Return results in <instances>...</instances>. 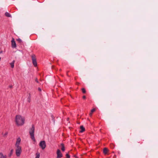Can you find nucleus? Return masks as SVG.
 <instances>
[{"instance_id":"8","label":"nucleus","mask_w":158,"mask_h":158,"mask_svg":"<svg viewBox=\"0 0 158 158\" xmlns=\"http://www.w3.org/2000/svg\"><path fill=\"white\" fill-rule=\"evenodd\" d=\"M21 141V139L20 137H19L17 139L16 143L15 144L16 146H20L19 145Z\"/></svg>"},{"instance_id":"2","label":"nucleus","mask_w":158,"mask_h":158,"mask_svg":"<svg viewBox=\"0 0 158 158\" xmlns=\"http://www.w3.org/2000/svg\"><path fill=\"white\" fill-rule=\"evenodd\" d=\"M35 129L34 126L33 124H32L31 126V127L29 129V133L32 140L33 141L35 142L36 140L34 136Z\"/></svg>"},{"instance_id":"16","label":"nucleus","mask_w":158,"mask_h":158,"mask_svg":"<svg viewBox=\"0 0 158 158\" xmlns=\"http://www.w3.org/2000/svg\"><path fill=\"white\" fill-rule=\"evenodd\" d=\"M17 40L18 42L21 44H22L23 43V42L22 40L20 38H19L18 39H17Z\"/></svg>"},{"instance_id":"4","label":"nucleus","mask_w":158,"mask_h":158,"mask_svg":"<svg viewBox=\"0 0 158 158\" xmlns=\"http://www.w3.org/2000/svg\"><path fill=\"white\" fill-rule=\"evenodd\" d=\"M39 146L43 149H44L46 147V144L45 141L43 140L41 141L39 143Z\"/></svg>"},{"instance_id":"20","label":"nucleus","mask_w":158,"mask_h":158,"mask_svg":"<svg viewBox=\"0 0 158 158\" xmlns=\"http://www.w3.org/2000/svg\"><path fill=\"white\" fill-rule=\"evenodd\" d=\"M81 90H82V92L83 93L85 94L86 93V90L85 88H83Z\"/></svg>"},{"instance_id":"27","label":"nucleus","mask_w":158,"mask_h":158,"mask_svg":"<svg viewBox=\"0 0 158 158\" xmlns=\"http://www.w3.org/2000/svg\"><path fill=\"white\" fill-rule=\"evenodd\" d=\"M9 88H11L12 87V85H9Z\"/></svg>"},{"instance_id":"15","label":"nucleus","mask_w":158,"mask_h":158,"mask_svg":"<svg viewBox=\"0 0 158 158\" xmlns=\"http://www.w3.org/2000/svg\"><path fill=\"white\" fill-rule=\"evenodd\" d=\"M15 62V60H13L12 62L11 63H10V64L11 65V67L12 68H13L14 67V63Z\"/></svg>"},{"instance_id":"3","label":"nucleus","mask_w":158,"mask_h":158,"mask_svg":"<svg viewBox=\"0 0 158 158\" xmlns=\"http://www.w3.org/2000/svg\"><path fill=\"white\" fill-rule=\"evenodd\" d=\"M16 148L15 149L16 154L17 156L19 157L22 152V148L20 146H16Z\"/></svg>"},{"instance_id":"18","label":"nucleus","mask_w":158,"mask_h":158,"mask_svg":"<svg viewBox=\"0 0 158 158\" xmlns=\"http://www.w3.org/2000/svg\"><path fill=\"white\" fill-rule=\"evenodd\" d=\"M95 108H93V109H92L91 110V112L90 113V116H91L92 115V113L94 112V111H95Z\"/></svg>"},{"instance_id":"19","label":"nucleus","mask_w":158,"mask_h":158,"mask_svg":"<svg viewBox=\"0 0 158 158\" xmlns=\"http://www.w3.org/2000/svg\"><path fill=\"white\" fill-rule=\"evenodd\" d=\"M40 157V153H37L36 154V157L35 158H39Z\"/></svg>"},{"instance_id":"24","label":"nucleus","mask_w":158,"mask_h":158,"mask_svg":"<svg viewBox=\"0 0 158 158\" xmlns=\"http://www.w3.org/2000/svg\"><path fill=\"white\" fill-rule=\"evenodd\" d=\"M38 90L39 91H41V89L40 88H38Z\"/></svg>"},{"instance_id":"25","label":"nucleus","mask_w":158,"mask_h":158,"mask_svg":"<svg viewBox=\"0 0 158 158\" xmlns=\"http://www.w3.org/2000/svg\"><path fill=\"white\" fill-rule=\"evenodd\" d=\"M82 98L84 99H85L86 98V96H83L82 97Z\"/></svg>"},{"instance_id":"10","label":"nucleus","mask_w":158,"mask_h":158,"mask_svg":"<svg viewBox=\"0 0 158 158\" xmlns=\"http://www.w3.org/2000/svg\"><path fill=\"white\" fill-rule=\"evenodd\" d=\"M5 15L8 17H10L11 18L12 16L10 14V13H9V12H6L5 13Z\"/></svg>"},{"instance_id":"23","label":"nucleus","mask_w":158,"mask_h":158,"mask_svg":"<svg viewBox=\"0 0 158 158\" xmlns=\"http://www.w3.org/2000/svg\"><path fill=\"white\" fill-rule=\"evenodd\" d=\"M8 134V132H7L5 133L4 134V136H5L6 135Z\"/></svg>"},{"instance_id":"28","label":"nucleus","mask_w":158,"mask_h":158,"mask_svg":"<svg viewBox=\"0 0 158 158\" xmlns=\"http://www.w3.org/2000/svg\"><path fill=\"white\" fill-rule=\"evenodd\" d=\"M74 157H75L76 158H78L77 156H76V155H74Z\"/></svg>"},{"instance_id":"9","label":"nucleus","mask_w":158,"mask_h":158,"mask_svg":"<svg viewBox=\"0 0 158 158\" xmlns=\"http://www.w3.org/2000/svg\"><path fill=\"white\" fill-rule=\"evenodd\" d=\"M7 156L6 155H3L2 152L0 153V158H6Z\"/></svg>"},{"instance_id":"12","label":"nucleus","mask_w":158,"mask_h":158,"mask_svg":"<svg viewBox=\"0 0 158 158\" xmlns=\"http://www.w3.org/2000/svg\"><path fill=\"white\" fill-rule=\"evenodd\" d=\"M27 100L28 102L30 103L31 101V94L30 93L29 94L27 98Z\"/></svg>"},{"instance_id":"22","label":"nucleus","mask_w":158,"mask_h":158,"mask_svg":"<svg viewBox=\"0 0 158 158\" xmlns=\"http://www.w3.org/2000/svg\"><path fill=\"white\" fill-rule=\"evenodd\" d=\"M35 81H36L37 83H39V81H38V80L37 79V78H35Z\"/></svg>"},{"instance_id":"7","label":"nucleus","mask_w":158,"mask_h":158,"mask_svg":"<svg viewBox=\"0 0 158 158\" xmlns=\"http://www.w3.org/2000/svg\"><path fill=\"white\" fill-rule=\"evenodd\" d=\"M12 47L13 48H15L16 47V45L14 39L13 38L11 40Z\"/></svg>"},{"instance_id":"30","label":"nucleus","mask_w":158,"mask_h":158,"mask_svg":"<svg viewBox=\"0 0 158 158\" xmlns=\"http://www.w3.org/2000/svg\"><path fill=\"white\" fill-rule=\"evenodd\" d=\"M52 118L54 119L53 118V116L52 115Z\"/></svg>"},{"instance_id":"6","label":"nucleus","mask_w":158,"mask_h":158,"mask_svg":"<svg viewBox=\"0 0 158 158\" xmlns=\"http://www.w3.org/2000/svg\"><path fill=\"white\" fill-rule=\"evenodd\" d=\"M57 158H61L62 157L63 155L61 153L60 150L58 149L56 152Z\"/></svg>"},{"instance_id":"17","label":"nucleus","mask_w":158,"mask_h":158,"mask_svg":"<svg viewBox=\"0 0 158 158\" xmlns=\"http://www.w3.org/2000/svg\"><path fill=\"white\" fill-rule=\"evenodd\" d=\"M13 150L12 149L10 150V153L9 154L8 156L10 157L13 154Z\"/></svg>"},{"instance_id":"13","label":"nucleus","mask_w":158,"mask_h":158,"mask_svg":"<svg viewBox=\"0 0 158 158\" xmlns=\"http://www.w3.org/2000/svg\"><path fill=\"white\" fill-rule=\"evenodd\" d=\"M80 129L81 130L80 131V132L82 133L85 131V128L83 126H80Z\"/></svg>"},{"instance_id":"29","label":"nucleus","mask_w":158,"mask_h":158,"mask_svg":"<svg viewBox=\"0 0 158 158\" xmlns=\"http://www.w3.org/2000/svg\"><path fill=\"white\" fill-rule=\"evenodd\" d=\"M3 52V51H1L0 52V54H1V53H2Z\"/></svg>"},{"instance_id":"14","label":"nucleus","mask_w":158,"mask_h":158,"mask_svg":"<svg viewBox=\"0 0 158 158\" xmlns=\"http://www.w3.org/2000/svg\"><path fill=\"white\" fill-rule=\"evenodd\" d=\"M108 151V150L107 148H104L103 150V152L105 154H107V153Z\"/></svg>"},{"instance_id":"26","label":"nucleus","mask_w":158,"mask_h":158,"mask_svg":"<svg viewBox=\"0 0 158 158\" xmlns=\"http://www.w3.org/2000/svg\"><path fill=\"white\" fill-rule=\"evenodd\" d=\"M68 72H69V71L67 72V76L68 77H70L69 76L68 74Z\"/></svg>"},{"instance_id":"1","label":"nucleus","mask_w":158,"mask_h":158,"mask_svg":"<svg viewBox=\"0 0 158 158\" xmlns=\"http://www.w3.org/2000/svg\"><path fill=\"white\" fill-rule=\"evenodd\" d=\"M15 120L17 126H22L24 123L25 118L20 115H16L15 117Z\"/></svg>"},{"instance_id":"11","label":"nucleus","mask_w":158,"mask_h":158,"mask_svg":"<svg viewBox=\"0 0 158 158\" xmlns=\"http://www.w3.org/2000/svg\"><path fill=\"white\" fill-rule=\"evenodd\" d=\"M60 145L61 147V150H62V151H63V152L64 151L65 149L64 144L63 143H61L60 144Z\"/></svg>"},{"instance_id":"5","label":"nucleus","mask_w":158,"mask_h":158,"mask_svg":"<svg viewBox=\"0 0 158 158\" xmlns=\"http://www.w3.org/2000/svg\"><path fill=\"white\" fill-rule=\"evenodd\" d=\"M32 62L33 64L35 67H36L37 66V63L36 59L35 58V55H33L31 56Z\"/></svg>"},{"instance_id":"21","label":"nucleus","mask_w":158,"mask_h":158,"mask_svg":"<svg viewBox=\"0 0 158 158\" xmlns=\"http://www.w3.org/2000/svg\"><path fill=\"white\" fill-rule=\"evenodd\" d=\"M66 156L67 158H70V156L68 154H66Z\"/></svg>"}]
</instances>
